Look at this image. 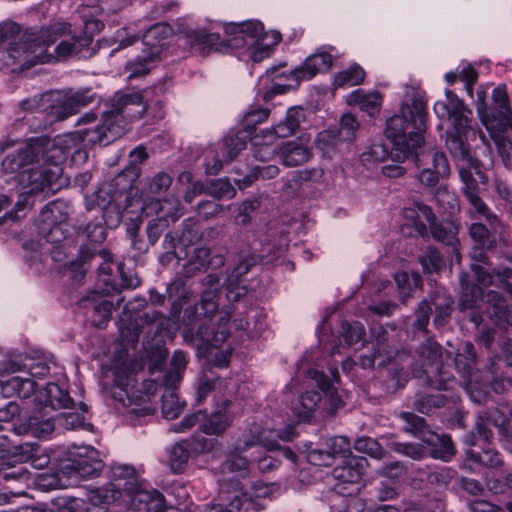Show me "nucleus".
<instances>
[{
    "instance_id": "obj_1",
    "label": "nucleus",
    "mask_w": 512,
    "mask_h": 512,
    "mask_svg": "<svg viewBox=\"0 0 512 512\" xmlns=\"http://www.w3.org/2000/svg\"><path fill=\"white\" fill-rule=\"evenodd\" d=\"M146 109L139 92H118L95 128L59 135L53 140L30 138L16 154H8L3 159L2 167L6 172L18 173L21 196L55 193L65 183L60 163L77 149L80 140L87 144L107 145L125 132L129 122L141 118Z\"/></svg>"
},
{
    "instance_id": "obj_2",
    "label": "nucleus",
    "mask_w": 512,
    "mask_h": 512,
    "mask_svg": "<svg viewBox=\"0 0 512 512\" xmlns=\"http://www.w3.org/2000/svg\"><path fill=\"white\" fill-rule=\"evenodd\" d=\"M296 437L293 424H289L283 430L263 428L250 430L239 438L231 452L230 458L221 464L218 483L220 486V501L209 504L203 512H241L246 503H252L256 498H266L271 494V486L263 482H255L251 492H244L239 478L249 476V462L240 454L257 445L266 450L279 448L278 440L291 441Z\"/></svg>"
},
{
    "instance_id": "obj_3",
    "label": "nucleus",
    "mask_w": 512,
    "mask_h": 512,
    "mask_svg": "<svg viewBox=\"0 0 512 512\" xmlns=\"http://www.w3.org/2000/svg\"><path fill=\"white\" fill-rule=\"evenodd\" d=\"M446 101H437L434 112L440 119H447L451 126L446 131L445 144L458 167L459 177L463 184L462 192L469 204L473 218H484L490 225L498 222V217L491 212L488 205L479 195L480 188L472 171L479 173L480 161L470 151L466 143L476 136L472 111L451 91H445Z\"/></svg>"
},
{
    "instance_id": "obj_4",
    "label": "nucleus",
    "mask_w": 512,
    "mask_h": 512,
    "mask_svg": "<svg viewBox=\"0 0 512 512\" xmlns=\"http://www.w3.org/2000/svg\"><path fill=\"white\" fill-rule=\"evenodd\" d=\"M425 117L424 101L415 98L411 104L403 103L399 112L387 120L385 133L392 141L398 159L414 155L419 182L426 187H435L440 179L448 177L450 166L443 152L433 149L417 152L424 144Z\"/></svg>"
},
{
    "instance_id": "obj_5",
    "label": "nucleus",
    "mask_w": 512,
    "mask_h": 512,
    "mask_svg": "<svg viewBox=\"0 0 512 512\" xmlns=\"http://www.w3.org/2000/svg\"><path fill=\"white\" fill-rule=\"evenodd\" d=\"M471 259L470 266L477 284L464 285V279L461 278L463 292L459 301L460 309L471 310L469 320L476 326L483 321V314H487L500 327L512 325V311L506 299L497 291L490 290L485 296L483 291V287L496 286L512 296V261L510 266L495 271L487 262L485 252L479 247L473 249Z\"/></svg>"
},
{
    "instance_id": "obj_6",
    "label": "nucleus",
    "mask_w": 512,
    "mask_h": 512,
    "mask_svg": "<svg viewBox=\"0 0 512 512\" xmlns=\"http://www.w3.org/2000/svg\"><path fill=\"white\" fill-rule=\"evenodd\" d=\"M224 31L230 37L222 40L218 33L195 30L188 34V42L201 54L230 48L241 59L258 63L268 58L272 48L281 41L279 32H264L263 24L257 20L230 23L224 27Z\"/></svg>"
},
{
    "instance_id": "obj_7",
    "label": "nucleus",
    "mask_w": 512,
    "mask_h": 512,
    "mask_svg": "<svg viewBox=\"0 0 512 512\" xmlns=\"http://www.w3.org/2000/svg\"><path fill=\"white\" fill-rule=\"evenodd\" d=\"M206 279L211 285L212 275ZM216 296V290L210 287L202 293L199 304L185 308L183 323L190 326L200 322V325L195 333L185 331L184 339L197 348L199 356L204 357L211 367L224 368L228 366L232 353L230 348H221L229 335L226 328L229 315L221 313L217 325L214 323L213 315L218 307Z\"/></svg>"
},
{
    "instance_id": "obj_8",
    "label": "nucleus",
    "mask_w": 512,
    "mask_h": 512,
    "mask_svg": "<svg viewBox=\"0 0 512 512\" xmlns=\"http://www.w3.org/2000/svg\"><path fill=\"white\" fill-rule=\"evenodd\" d=\"M143 369V362L128 355L115 358L110 369L112 385L109 394L113 400L127 409V414L136 418L152 415L154 408L149 402V392L155 389L152 381L143 382L142 390H136L137 374Z\"/></svg>"
},
{
    "instance_id": "obj_9",
    "label": "nucleus",
    "mask_w": 512,
    "mask_h": 512,
    "mask_svg": "<svg viewBox=\"0 0 512 512\" xmlns=\"http://www.w3.org/2000/svg\"><path fill=\"white\" fill-rule=\"evenodd\" d=\"M40 36L30 28L20 35V27L12 21L0 23V69L25 70L39 61H47L48 56L43 48L33 50V43Z\"/></svg>"
},
{
    "instance_id": "obj_10",
    "label": "nucleus",
    "mask_w": 512,
    "mask_h": 512,
    "mask_svg": "<svg viewBox=\"0 0 512 512\" xmlns=\"http://www.w3.org/2000/svg\"><path fill=\"white\" fill-rule=\"evenodd\" d=\"M92 97L85 92L63 95L58 91H49L23 100L21 108L29 112L46 113L57 120H64L89 103Z\"/></svg>"
},
{
    "instance_id": "obj_11",
    "label": "nucleus",
    "mask_w": 512,
    "mask_h": 512,
    "mask_svg": "<svg viewBox=\"0 0 512 512\" xmlns=\"http://www.w3.org/2000/svg\"><path fill=\"white\" fill-rule=\"evenodd\" d=\"M30 30L41 35L39 39L33 43V50H36L37 47H41L48 56L47 61H39L38 64L64 60L79 53L81 47L88 44L87 38L72 36L69 40H62L53 49V52H50L49 49L53 43L63 36L70 35V25L66 22L57 21L48 27H33L30 28Z\"/></svg>"
},
{
    "instance_id": "obj_12",
    "label": "nucleus",
    "mask_w": 512,
    "mask_h": 512,
    "mask_svg": "<svg viewBox=\"0 0 512 512\" xmlns=\"http://www.w3.org/2000/svg\"><path fill=\"white\" fill-rule=\"evenodd\" d=\"M173 177L170 173L159 171L146 180L141 189L139 198L134 200L135 209L133 213L139 212L140 218L153 216L159 210H164L168 199H178L173 194L160 198L171 187Z\"/></svg>"
},
{
    "instance_id": "obj_13",
    "label": "nucleus",
    "mask_w": 512,
    "mask_h": 512,
    "mask_svg": "<svg viewBox=\"0 0 512 512\" xmlns=\"http://www.w3.org/2000/svg\"><path fill=\"white\" fill-rule=\"evenodd\" d=\"M137 482L133 466L128 464L114 465L111 469V482L104 487L90 490L87 512H103L97 509L98 505L116 503L118 498H121L123 491Z\"/></svg>"
},
{
    "instance_id": "obj_14",
    "label": "nucleus",
    "mask_w": 512,
    "mask_h": 512,
    "mask_svg": "<svg viewBox=\"0 0 512 512\" xmlns=\"http://www.w3.org/2000/svg\"><path fill=\"white\" fill-rule=\"evenodd\" d=\"M485 98L486 92L484 90L478 91L475 106L477 113L487 130H498L500 132H504L512 128V110L505 87L498 86L493 89V107L490 114L487 113Z\"/></svg>"
},
{
    "instance_id": "obj_15",
    "label": "nucleus",
    "mask_w": 512,
    "mask_h": 512,
    "mask_svg": "<svg viewBox=\"0 0 512 512\" xmlns=\"http://www.w3.org/2000/svg\"><path fill=\"white\" fill-rule=\"evenodd\" d=\"M116 503L136 511L164 512L166 508L164 495L146 481L127 487Z\"/></svg>"
},
{
    "instance_id": "obj_16",
    "label": "nucleus",
    "mask_w": 512,
    "mask_h": 512,
    "mask_svg": "<svg viewBox=\"0 0 512 512\" xmlns=\"http://www.w3.org/2000/svg\"><path fill=\"white\" fill-rule=\"evenodd\" d=\"M104 462L100 453L91 446H76L69 452V459L64 465V472L70 477L82 479L100 475Z\"/></svg>"
},
{
    "instance_id": "obj_17",
    "label": "nucleus",
    "mask_w": 512,
    "mask_h": 512,
    "mask_svg": "<svg viewBox=\"0 0 512 512\" xmlns=\"http://www.w3.org/2000/svg\"><path fill=\"white\" fill-rule=\"evenodd\" d=\"M403 219L405 225L413 227L420 236H426L428 230H430L434 238L441 241L447 239V232L437 225L435 214L426 204L414 202L405 207L403 209Z\"/></svg>"
},
{
    "instance_id": "obj_18",
    "label": "nucleus",
    "mask_w": 512,
    "mask_h": 512,
    "mask_svg": "<svg viewBox=\"0 0 512 512\" xmlns=\"http://www.w3.org/2000/svg\"><path fill=\"white\" fill-rule=\"evenodd\" d=\"M368 467V461L365 457L351 456L347 459L341 460L332 470V476L337 481L334 486L335 491L342 495H352L358 492L359 488L355 487L346 492V484H358Z\"/></svg>"
},
{
    "instance_id": "obj_19",
    "label": "nucleus",
    "mask_w": 512,
    "mask_h": 512,
    "mask_svg": "<svg viewBox=\"0 0 512 512\" xmlns=\"http://www.w3.org/2000/svg\"><path fill=\"white\" fill-rule=\"evenodd\" d=\"M120 179L121 177H117L111 183L102 184L93 195L96 205L104 212V217L113 212L117 215V221L123 210H134V200L125 196L123 191L113 189L118 186Z\"/></svg>"
},
{
    "instance_id": "obj_20",
    "label": "nucleus",
    "mask_w": 512,
    "mask_h": 512,
    "mask_svg": "<svg viewBox=\"0 0 512 512\" xmlns=\"http://www.w3.org/2000/svg\"><path fill=\"white\" fill-rule=\"evenodd\" d=\"M511 385L508 380H496L491 382L489 373L483 375L475 371H468V379L466 381V391L470 399L475 403H486L491 396V392L500 394L508 389Z\"/></svg>"
},
{
    "instance_id": "obj_21",
    "label": "nucleus",
    "mask_w": 512,
    "mask_h": 512,
    "mask_svg": "<svg viewBox=\"0 0 512 512\" xmlns=\"http://www.w3.org/2000/svg\"><path fill=\"white\" fill-rule=\"evenodd\" d=\"M248 138L247 132H241L240 130L236 134L225 136L219 144V150L213 158V164L209 160V155L206 156V172L210 175L217 174L224 163L232 161L246 148Z\"/></svg>"
},
{
    "instance_id": "obj_22",
    "label": "nucleus",
    "mask_w": 512,
    "mask_h": 512,
    "mask_svg": "<svg viewBox=\"0 0 512 512\" xmlns=\"http://www.w3.org/2000/svg\"><path fill=\"white\" fill-rule=\"evenodd\" d=\"M358 129L359 123L356 117L351 113H345L340 119V128L338 133L335 134L330 130L319 133L316 140V146L324 154H328L330 156L331 150L334 149L338 141H353Z\"/></svg>"
},
{
    "instance_id": "obj_23",
    "label": "nucleus",
    "mask_w": 512,
    "mask_h": 512,
    "mask_svg": "<svg viewBox=\"0 0 512 512\" xmlns=\"http://www.w3.org/2000/svg\"><path fill=\"white\" fill-rule=\"evenodd\" d=\"M326 450L311 449L307 453V460L314 466H330L334 459L339 457L342 460L353 456L351 454V443L347 437L335 436L326 443Z\"/></svg>"
},
{
    "instance_id": "obj_24",
    "label": "nucleus",
    "mask_w": 512,
    "mask_h": 512,
    "mask_svg": "<svg viewBox=\"0 0 512 512\" xmlns=\"http://www.w3.org/2000/svg\"><path fill=\"white\" fill-rule=\"evenodd\" d=\"M69 230L67 224L48 226L46 231L39 230L41 238L24 244V249L30 253L26 255L27 260L32 264L36 259L41 260L50 252L49 245H56L66 239Z\"/></svg>"
},
{
    "instance_id": "obj_25",
    "label": "nucleus",
    "mask_w": 512,
    "mask_h": 512,
    "mask_svg": "<svg viewBox=\"0 0 512 512\" xmlns=\"http://www.w3.org/2000/svg\"><path fill=\"white\" fill-rule=\"evenodd\" d=\"M196 424H199L200 430L205 434L218 435L228 427L229 418L222 410H219L213 413L209 420L206 421V415L199 411L186 416L178 425H174L173 431L185 432Z\"/></svg>"
},
{
    "instance_id": "obj_26",
    "label": "nucleus",
    "mask_w": 512,
    "mask_h": 512,
    "mask_svg": "<svg viewBox=\"0 0 512 512\" xmlns=\"http://www.w3.org/2000/svg\"><path fill=\"white\" fill-rule=\"evenodd\" d=\"M8 372H26L27 376L33 380L42 379L45 376L53 374L56 380L64 376L63 369L55 362L45 360H30L29 363L21 365L16 361L9 360L4 367H0V375Z\"/></svg>"
},
{
    "instance_id": "obj_27",
    "label": "nucleus",
    "mask_w": 512,
    "mask_h": 512,
    "mask_svg": "<svg viewBox=\"0 0 512 512\" xmlns=\"http://www.w3.org/2000/svg\"><path fill=\"white\" fill-rule=\"evenodd\" d=\"M329 371L330 376H326L322 371L310 368L307 371V377L322 391L324 410L333 413L342 405V400L332 389V381L338 379L339 373L336 368L332 367L329 368Z\"/></svg>"
},
{
    "instance_id": "obj_28",
    "label": "nucleus",
    "mask_w": 512,
    "mask_h": 512,
    "mask_svg": "<svg viewBox=\"0 0 512 512\" xmlns=\"http://www.w3.org/2000/svg\"><path fill=\"white\" fill-rule=\"evenodd\" d=\"M164 210H159L147 226L148 239L151 244H155L161 233L170 225L176 222L182 215L179 199H168Z\"/></svg>"
},
{
    "instance_id": "obj_29",
    "label": "nucleus",
    "mask_w": 512,
    "mask_h": 512,
    "mask_svg": "<svg viewBox=\"0 0 512 512\" xmlns=\"http://www.w3.org/2000/svg\"><path fill=\"white\" fill-rule=\"evenodd\" d=\"M334 48L321 47L317 52L308 56L304 64L295 68L296 77L300 81L310 80L318 73H325L332 67L335 55Z\"/></svg>"
},
{
    "instance_id": "obj_30",
    "label": "nucleus",
    "mask_w": 512,
    "mask_h": 512,
    "mask_svg": "<svg viewBox=\"0 0 512 512\" xmlns=\"http://www.w3.org/2000/svg\"><path fill=\"white\" fill-rule=\"evenodd\" d=\"M311 138L302 135L280 146L279 157L287 167H296L306 163L311 157Z\"/></svg>"
},
{
    "instance_id": "obj_31",
    "label": "nucleus",
    "mask_w": 512,
    "mask_h": 512,
    "mask_svg": "<svg viewBox=\"0 0 512 512\" xmlns=\"http://www.w3.org/2000/svg\"><path fill=\"white\" fill-rule=\"evenodd\" d=\"M59 382L60 379L57 382H48L43 389L35 394V403H39L45 408L51 407L52 409L71 408L74 405V401Z\"/></svg>"
},
{
    "instance_id": "obj_32",
    "label": "nucleus",
    "mask_w": 512,
    "mask_h": 512,
    "mask_svg": "<svg viewBox=\"0 0 512 512\" xmlns=\"http://www.w3.org/2000/svg\"><path fill=\"white\" fill-rule=\"evenodd\" d=\"M277 139L268 129H262L259 133L251 137L253 157L261 162H265L279 156L280 146L275 143Z\"/></svg>"
},
{
    "instance_id": "obj_33",
    "label": "nucleus",
    "mask_w": 512,
    "mask_h": 512,
    "mask_svg": "<svg viewBox=\"0 0 512 512\" xmlns=\"http://www.w3.org/2000/svg\"><path fill=\"white\" fill-rule=\"evenodd\" d=\"M346 103L350 106L359 107L361 111L373 117L380 112L382 96L376 90L356 89L346 96Z\"/></svg>"
},
{
    "instance_id": "obj_34",
    "label": "nucleus",
    "mask_w": 512,
    "mask_h": 512,
    "mask_svg": "<svg viewBox=\"0 0 512 512\" xmlns=\"http://www.w3.org/2000/svg\"><path fill=\"white\" fill-rule=\"evenodd\" d=\"M14 456L19 462H30L35 469L49 465L50 456L35 442H25L14 447Z\"/></svg>"
},
{
    "instance_id": "obj_35",
    "label": "nucleus",
    "mask_w": 512,
    "mask_h": 512,
    "mask_svg": "<svg viewBox=\"0 0 512 512\" xmlns=\"http://www.w3.org/2000/svg\"><path fill=\"white\" fill-rule=\"evenodd\" d=\"M480 420H482V418H480ZM508 424L509 419L504 412L497 409L489 412L485 422L481 421L477 423V435L475 436V442L473 444L476 445L479 442L489 444L490 438L492 437L490 426H494L500 433H503L506 431Z\"/></svg>"
},
{
    "instance_id": "obj_36",
    "label": "nucleus",
    "mask_w": 512,
    "mask_h": 512,
    "mask_svg": "<svg viewBox=\"0 0 512 512\" xmlns=\"http://www.w3.org/2000/svg\"><path fill=\"white\" fill-rule=\"evenodd\" d=\"M266 77L270 78L273 84L270 90L267 92L265 98L270 94H284L289 89L297 86L300 81V79L296 77V72L294 69L280 71V69L277 67H271L267 69Z\"/></svg>"
},
{
    "instance_id": "obj_37",
    "label": "nucleus",
    "mask_w": 512,
    "mask_h": 512,
    "mask_svg": "<svg viewBox=\"0 0 512 512\" xmlns=\"http://www.w3.org/2000/svg\"><path fill=\"white\" fill-rule=\"evenodd\" d=\"M68 212V206L62 201L48 203L39 214V230L46 231L48 226L65 224Z\"/></svg>"
},
{
    "instance_id": "obj_38",
    "label": "nucleus",
    "mask_w": 512,
    "mask_h": 512,
    "mask_svg": "<svg viewBox=\"0 0 512 512\" xmlns=\"http://www.w3.org/2000/svg\"><path fill=\"white\" fill-rule=\"evenodd\" d=\"M55 430H58L56 415L41 412L32 415L24 426V431L36 438H46Z\"/></svg>"
},
{
    "instance_id": "obj_39",
    "label": "nucleus",
    "mask_w": 512,
    "mask_h": 512,
    "mask_svg": "<svg viewBox=\"0 0 512 512\" xmlns=\"http://www.w3.org/2000/svg\"><path fill=\"white\" fill-rule=\"evenodd\" d=\"M0 478L5 481L6 489L13 496L25 495L31 480L30 473L24 467H14L9 471H0Z\"/></svg>"
},
{
    "instance_id": "obj_40",
    "label": "nucleus",
    "mask_w": 512,
    "mask_h": 512,
    "mask_svg": "<svg viewBox=\"0 0 512 512\" xmlns=\"http://www.w3.org/2000/svg\"><path fill=\"white\" fill-rule=\"evenodd\" d=\"M423 441L431 447L430 454L433 458L449 461L455 454L448 435L429 432L423 436Z\"/></svg>"
},
{
    "instance_id": "obj_41",
    "label": "nucleus",
    "mask_w": 512,
    "mask_h": 512,
    "mask_svg": "<svg viewBox=\"0 0 512 512\" xmlns=\"http://www.w3.org/2000/svg\"><path fill=\"white\" fill-rule=\"evenodd\" d=\"M418 355L423 361V365L420 368H412L413 376L421 378L422 376L429 377L430 371L424 368L425 366H432L437 364L441 358V347L435 341L428 339L418 350Z\"/></svg>"
},
{
    "instance_id": "obj_42",
    "label": "nucleus",
    "mask_w": 512,
    "mask_h": 512,
    "mask_svg": "<svg viewBox=\"0 0 512 512\" xmlns=\"http://www.w3.org/2000/svg\"><path fill=\"white\" fill-rule=\"evenodd\" d=\"M36 385L35 380L28 376H14L2 384V392L7 397L16 395L26 399L37 393L35 392Z\"/></svg>"
},
{
    "instance_id": "obj_43",
    "label": "nucleus",
    "mask_w": 512,
    "mask_h": 512,
    "mask_svg": "<svg viewBox=\"0 0 512 512\" xmlns=\"http://www.w3.org/2000/svg\"><path fill=\"white\" fill-rule=\"evenodd\" d=\"M255 263V257L245 258L233 269L227 283V297L229 300H238L245 295V287L236 286V288H234V284L238 285L239 278L245 275Z\"/></svg>"
},
{
    "instance_id": "obj_44",
    "label": "nucleus",
    "mask_w": 512,
    "mask_h": 512,
    "mask_svg": "<svg viewBox=\"0 0 512 512\" xmlns=\"http://www.w3.org/2000/svg\"><path fill=\"white\" fill-rule=\"evenodd\" d=\"M159 55L157 47L153 48L149 53L138 56L126 64V72L128 79H136L148 74L153 68Z\"/></svg>"
},
{
    "instance_id": "obj_45",
    "label": "nucleus",
    "mask_w": 512,
    "mask_h": 512,
    "mask_svg": "<svg viewBox=\"0 0 512 512\" xmlns=\"http://www.w3.org/2000/svg\"><path fill=\"white\" fill-rule=\"evenodd\" d=\"M81 412H62L56 414L58 431L74 430L82 428L91 430L92 425L85 420L86 405L80 404Z\"/></svg>"
},
{
    "instance_id": "obj_46",
    "label": "nucleus",
    "mask_w": 512,
    "mask_h": 512,
    "mask_svg": "<svg viewBox=\"0 0 512 512\" xmlns=\"http://www.w3.org/2000/svg\"><path fill=\"white\" fill-rule=\"evenodd\" d=\"M323 399L317 391H306L300 396L297 404L293 407V414L298 421H306Z\"/></svg>"
},
{
    "instance_id": "obj_47",
    "label": "nucleus",
    "mask_w": 512,
    "mask_h": 512,
    "mask_svg": "<svg viewBox=\"0 0 512 512\" xmlns=\"http://www.w3.org/2000/svg\"><path fill=\"white\" fill-rule=\"evenodd\" d=\"M210 250L205 246H199L193 249V253L189 255L188 260L183 265L186 276L190 277L200 271L206 270Z\"/></svg>"
},
{
    "instance_id": "obj_48",
    "label": "nucleus",
    "mask_w": 512,
    "mask_h": 512,
    "mask_svg": "<svg viewBox=\"0 0 512 512\" xmlns=\"http://www.w3.org/2000/svg\"><path fill=\"white\" fill-rule=\"evenodd\" d=\"M364 78V69L358 64H353L335 75L334 85L337 88L351 87L361 84Z\"/></svg>"
},
{
    "instance_id": "obj_49",
    "label": "nucleus",
    "mask_w": 512,
    "mask_h": 512,
    "mask_svg": "<svg viewBox=\"0 0 512 512\" xmlns=\"http://www.w3.org/2000/svg\"><path fill=\"white\" fill-rule=\"evenodd\" d=\"M190 457V444L187 441L175 443L169 450L168 463L175 473L183 471Z\"/></svg>"
},
{
    "instance_id": "obj_50",
    "label": "nucleus",
    "mask_w": 512,
    "mask_h": 512,
    "mask_svg": "<svg viewBox=\"0 0 512 512\" xmlns=\"http://www.w3.org/2000/svg\"><path fill=\"white\" fill-rule=\"evenodd\" d=\"M187 363V356L183 351H174L171 359V369L164 376V384L167 387H173L180 382Z\"/></svg>"
},
{
    "instance_id": "obj_51",
    "label": "nucleus",
    "mask_w": 512,
    "mask_h": 512,
    "mask_svg": "<svg viewBox=\"0 0 512 512\" xmlns=\"http://www.w3.org/2000/svg\"><path fill=\"white\" fill-rule=\"evenodd\" d=\"M279 173V169L275 165H257L252 168L251 172L243 178H235L234 182L240 189L245 188L253 183L258 178L272 179Z\"/></svg>"
},
{
    "instance_id": "obj_52",
    "label": "nucleus",
    "mask_w": 512,
    "mask_h": 512,
    "mask_svg": "<svg viewBox=\"0 0 512 512\" xmlns=\"http://www.w3.org/2000/svg\"><path fill=\"white\" fill-rule=\"evenodd\" d=\"M168 387L162 395V414L168 420L177 418L183 410V404L179 401L175 390Z\"/></svg>"
},
{
    "instance_id": "obj_53",
    "label": "nucleus",
    "mask_w": 512,
    "mask_h": 512,
    "mask_svg": "<svg viewBox=\"0 0 512 512\" xmlns=\"http://www.w3.org/2000/svg\"><path fill=\"white\" fill-rule=\"evenodd\" d=\"M171 33V28L165 23H157L152 25L146 32L142 35V40L145 45H150V51L153 48L157 47L160 51L161 40L166 39Z\"/></svg>"
},
{
    "instance_id": "obj_54",
    "label": "nucleus",
    "mask_w": 512,
    "mask_h": 512,
    "mask_svg": "<svg viewBox=\"0 0 512 512\" xmlns=\"http://www.w3.org/2000/svg\"><path fill=\"white\" fill-rule=\"evenodd\" d=\"M270 110L267 108L250 107L246 110L243 116V130L241 132H247L248 137L256 125L266 121L269 117Z\"/></svg>"
},
{
    "instance_id": "obj_55",
    "label": "nucleus",
    "mask_w": 512,
    "mask_h": 512,
    "mask_svg": "<svg viewBox=\"0 0 512 512\" xmlns=\"http://www.w3.org/2000/svg\"><path fill=\"white\" fill-rule=\"evenodd\" d=\"M445 397L439 393L429 395H417L414 401L415 409L422 413L429 415L433 409L443 406Z\"/></svg>"
},
{
    "instance_id": "obj_56",
    "label": "nucleus",
    "mask_w": 512,
    "mask_h": 512,
    "mask_svg": "<svg viewBox=\"0 0 512 512\" xmlns=\"http://www.w3.org/2000/svg\"><path fill=\"white\" fill-rule=\"evenodd\" d=\"M491 138L504 166L512 169V141L501 134H492Z\"/></svg>"
},
{
    "instance_id": "obj_57",
    "label": "nucleus",
    "mask_w": 512,
    "mask_h": 512,
    "mask_svg": "<svg viewBox=\"0 0 512 512\" xmlns=\"http://www.w3.org/2000/svg\"><path fill=\"white\" fill-rule=\"evenodd\" d=\"M342 329L345 343L349 347L361 342L364 338L365 329L360 322L344 323Z\"/></svg>"
},
{
    "instance_id": "obj_58",
    "label": "nucleus",
    "mask_w": 512,
    "mask_h": 512,
    "mask_svg": "<svg viewBox=\"0 0 512 512\" xmlns=\"http://www.w3.org/2000/svg\"><path fill=\"white\" fill-rule=\"evenodd\" d=\"M469 234L476 244L482 248H491L493 237L487 227L482 223H473L469 228Z\"/></svg>"
},
{
    "instance_id": "obj_59",
    "label": "nucleus",
    "mask_w": 512,
    "mask_h": 512,
    "mask_svg": "<svg viewBox=\"0 0 512 512\" xmlns=\"http://www.w3.org/2000/svg\"><path fill=\"white\" fill-rule=\"evenodd\" d=\"M419 261L424 271L429 273L438 271L443 265V258L440 253L432 247L427 248L423 255L419 257Z\"/></svg>"
},
{
    "instance_id": "obj_60",
    "label": "nucleus",
    "mask_w": 512,
    "mask_h": 512,
    "mask_svg": "<svg viewBox=\"0 0 512 512\" xmlns=\"http://www.w3.org/2000/svg\"><path fill=\"white\" fill-rule=\"evenodd\" d=\"M354 448L358 452L367 454L375 459H380L383 455V450L379 443L370 437L357 439L355 441Z\"/></svg>"
},
{
    "instance_id": "obj_61",
    "label": "nucleus",
    "mask_w": 512,
    "mask_h": 512,
    "mask_svg": "<svg viewBox=\"0 0 512 512\" xmlns=\"http://www.w3.org/2000/svg\"><path fill=\"white\" fill-rule=\"evenodd\" d=\"M471 457L478 463L487 467H497L502 463L498 452L492 448H483L480 453L470 452Z\"/></svg>"
},
{
    "instance_id": "obj_62",
    "label": "nucleus",
    "mask_w": 512,
    "mask_h": 512,
    "mask_svg": "<svg viewBox=\"0 0 512 512\" xmlns=\"http://www.w3.org/2000/svg\"><path fill=\"white\" fill-rule=\"evenodd\" d=\"M392 449L414 460H421L426 457L427 454L425 447L420 444L394 443Z\"/></svg>"
},
{
    "instance_id": "obj_63",
    "label": "nucleus",
    "mask_w": 512,
    "mask_h": 512,
    "mask_svg": "<svg viewBox=\"0 0 512 512\" xmlns=\"http://www.w3.org/2000/svg\"><path fill=\"white\" fill-rule=\"evenodd\" d=\"M210 194L216 198H232L235 189L228 179H218L211 183Z\"/></svg>"
},
{
    "instance_id": "obj_64",
    "label": "nucleus",
    "mask_w": 512,
    "mask_h": 512,
    "mask_svg": "<svg viewBox=\"0 0 512 512\" xmlns=\"http://www.w3.org/2000/svg\"><path fill=\"white\" fill-rule=\"evenodd\" d=\"M83 235L91 243H101L106 238L105 228L101 222L88 223L83 230Z\"/></svg>"
}]
</instances>
